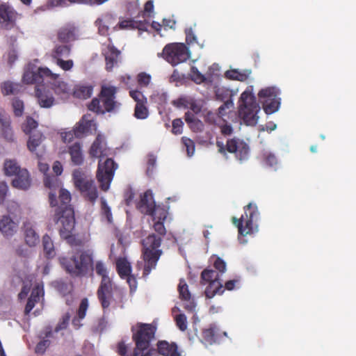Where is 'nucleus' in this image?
Returning a JSON list of instances; mask_svg holds the SVG:
<instances>
[{
	"label": "nucleus",
	"instance_id": "1",
	"mask_svg": "<svg viewBox=\"0 0 356 356\" xmlns=\"http://www.w3.org/2000/svg\"><path fill=\"white\" fill-rule=\"evenodd\" d=\"M71 194L66 190L60 192V204L55 208L52 220L56 224H60L59 234L71 245H77L76 237L72 234L75 225L74 209L70 204Z\"/></svg>",
	"mask_w": 356,
	"mask_h": 356
},
{
	"label": "nucleus",
	"instance_id": "2",
	"mask_svg": "<svg viewBox=\"0 0 356 356\" xmlns=\"http://www.w3.org/2000/svg\"><path fill=\"white\" fill-rule=\"evenodd\" d=\"M89 153L92 157L99 158L97 179L100 184L101 189L106 191L109 188L118 165L112 159L108 158L102 162L103 157L106 155V148L104 138L102 135H97L90 147Z\"/></svg>",
	"mask_w": 356,
	"mask_h": 356
},
{
	"label": "nucleus",
	"instance_id": "3",
	"mask_svg": "<svg viewBox=\"0 0 356 356\" xmlns=\"http://www.w3.org/2000/svg\"><path fill=\"white\" fill-rule=\"evenodd\" d=\"M117 91L118 88L115 86H102L99 98H93L88 108L97 114L115 111L121 106V104L115 100Z\"/></svg>",
	"mask_w": 356,
	"mask_h": 356
},
{
	"label": "nucleus",
	"instance_id": "4",
	"mask_svg": "<svg viewBox=\"0 0 356 356\" xmlns=\"http://www.w3.org/2000/svg\"><path fill=\"white\" fill-rule=\"evenodd\" d=\"M238 115L243 122L248 126L257 124L259 117L257 113L260 107L256 97L252 93V87H248L242 92L238 100Z\"/></svg>",
	"mask_w": 356,
	"mask_h": 356
},
{
	"label": "nucleus",
	"instance_id": "5",
	"mask_svg": "<svg viewBox=\"0 0 356 356\" xmlns=\"http://www.w3.org/2000/svg\"><path fill=\"white\" fill-rule=\"evenodd\" d=\"M154 12V1H147L144 6V10L137 17L138 19H128L119 22L117 24V29L121 30L126 29H138L139 31H145L152 32L156 30V22L150 19Z\"/></svg>",
	"mask_w": 356,
	"mask_h": 356
},
{
	"label": "nucleus",
	"instance_id": "6",
	"mask_svg": "<svg viewBox=\"0 0 356 356\" xmlns=\"http://www.w3.org/2000/svg\"><path fill=\"white\" fill-rule=\"evenodd\" d=\"M62 266L70 274L75 276H84L93 270V259L92 254L82 251L79 255L70 258L60 259Z\"/></svg>",
	"mask_w": 356,
	"mask_h": 356
},
{
	"label": "nucleus",
	"instance_id": "7",
	"mask_svg": "<svg viewBox=\"0 0 356 356\" xmlns=\"http://www.w3.org/2000/svg\"><path fill=\"white\" fill-rule=\"evenodd\" d=\"M243 209L244 215L240 218L233 217L232 221L238 228V235L245 236L258 231L257 222L259 218V212L257 206L253 203H249Z\"/></svg>",
	"mask_w": 356,
	"mask_h": 356
},
{
	"label": "nucleus",
	"instance_id": "8",
	"mask_svg": "<svg viewBox=\"0 0 356 356\" xmlns=\"http://www.w3.org/2000/svg\"><path fill=\"white\" fill-rule=\"evenodd\" d=\"M97 296L104 310L108 309L110 306L113 309L124 307L125 296L120 289L113 286V282L99 284Z\"/></svg>",
	"mask_w": 356,
	"mask_h": 356
},
{
	"label": "nucleus",
	"instance_id": "9",
	"mask_svg": "<svg viewBox=\"0 0 356 356\" xmlns=\"http://www.w3.org/2000/svg\"><path fill=\"white\" fill-rule=\"evenodd\" d=\"M72 179L74 186L81 195L91 203H95L98 197V191L95 181L91 178H88L81 169L73 171Z\"/></svg>",
	"mask_w": 356,
	"mask_h": 356
},
{
	"label": "nucleus",
	"instance_id": "10",
	"mask_svg": "<svg viewBox=\"0 0 356 356\" xmlns=\"http://www.w3.org/2000/svg\"><path fill=\"white\" fill-rule=\"evenodd\" d=\"M53 170L56 176L46 175L44 179V185L50 190L49 193V202L51 207H57L60 204V192L64 188H61V181L58 175L63 172V166L60 162L56 161L53 165Z\"/></svg>",
	"mask_w": 356,
	"mask_h": 356
},
{
	"label": "nucleus",
	"instance_id": "11",
	"mask_svg": "<svg viewBox=\"0 0 356 356\" xmlns=\"http://www.w3.org/2000/svg\"><path fill=\"white\" fill-rule=\"evenodd\" d=\"M202 285L208 284L204 293L207 298H212L216 295H221L224 292L223 285L219 281V273L210 268H205L200 276Z\"/></svg>",
	"mask_w": 356,
	"mask_h": 356
},
{
	"label": "nucleus",
	"instance_id": "12",
	"mask_svg": "<svg viewBox=\"0 0 356 356\" xmlns=\"http://www.w3.org/2000/svg\"><path fill=\"white\" fill-rule=\"evenodd\" d=\"M162 56L171 65H177L190 58V51L183 43H172L164 47Z\"/></svg>",
	"mask_w": 356,
	"mask_h": 356
},
{
	"label": "nucleus",
	"instance_id": "13",
	"mask_svg": "<svg viewBox=\"0 0 356 356\" xmlns=\"http://www.w3.org/2000/svg\"><path fill=\"white\" fill-rule=\"evenodd\" d=\"M280 94V91L276 87H267L259 92V99L262 103L263 108L266 114L274 113L279 109L281 103Z\"/></svg>",
	"mask_w": 356,
	"mask_h": 356
},
{
	"label": "nucleus",
	"instance_id": "14",
	"mask_svg": "<svg viewBox=\"0 0 356 356\" xmlns=\"http://www.w3.org/2000/svg\"><path fill=\"white\" fill-rule=\"evenodd\" d=\"M142 256L144 261L143 275H147L156 266V235L149 234L142 241Z\"/></svg>",
	"mask_w": 356,
	"mask_h": 356
},
{
	"label": "nucleus",
	"instance_id": "15",
	"mask_svg": "<svg viewBox=\"0 0 356 356\" xmlns=\"http://www.w3.org/2000/svg\"><path fill=\"white\" fill-rule=\"evenodd\" d=\"M58 78V74L53 73L47 67H39L36 72L27 70L24 72L22 80L26 84L41 83L44 79L55 81Z\"/></svg>",
	"mask_w": 356,
	"mask_h": 356
},
{
	"label": "nucleus",
	"instance_id": "16",
	"mask_svg": "<svg viewBox=\"0 0 356 356\" xmlns=\"http://www.w3.org/2000/svg\"><path fill=\"white\" fill-rule=\"evenodd\" d=\"M138 211L145 215L149 216L152 219V227L156 229V202L154 201V194L151 190L146 191L140 195V199L136 204Z\"/></svg>",
	"mask_w": 356,
	"mask_h": 356
},
{
	"label": "nucleus",
	"instance_id": "17",
	"mask_svg": "<svg viewBox=\"0 0 356 356\" xmlns=\"http://www.w3.org/2000/svg\"><path fill=\"white\" fill-rule=\"evenodd\" d=\"M18 13L8 3H0V28L11 30L16 26Z\"/></svg>",
	"mask_w": 356,
	"mask_h": 356
},
{
	"label": "nucleus",
	"instance_id": "18",
	"mask_svg": "<svg viewBox=\"0 0 356 356\" xmlns=\"http://www.w3.org/2000/svg\"><path fill=\"white\" fill-rule=\"evenodd\" d=\"M116 18L112 14L106 13L95 21V25L98 28V32L102 35H108L109 28L112 27L115 31L118 30Z\"/></svg>",
	"mask_w": 356,
	"mask_h": 356
},
{
	"label": "nucleus",
	"instance_id": "19",
	"mask_svg": "<svg viewBox=\"0 0 356 356\" xmlns=\"http://www.w3.org/2000/svg\"><path fill=\"white\" fill-rule=\"evenodd\" d=\"M67 152L70 156V161L73 165L81 166L84 163L83 145L80 142H75L67 146Z\"/></svg>",
	"mask_w": 356,
	"mask_h": 356
},
{
	"label": "nucleus",
	"instance_id": "20",
	"mask_svg": "<svg viewBox=\"0 0 356 356\" xmlns=\"http://www.w3.org/2000/svg\"><path fill=\"white\" fill-rule=\"evenodd\" d=\"M31 182L30 173L27 169L22 168L19 173L15 175L11 184L15 188L26 191L31 187Z\"/></svg>",
	"mask_w": 356,
	"mask_h": 356
},
{
	"label": "nucleus",
	"instance_id": "21",
	"mask_svg": "<svg viewBox=\"0 0 356 356\" xmlns=\"http://www.w3.org/2000/svg\"><path fill=\"white\" fill-rule=\"evenodd\" d=\"M177 289L179 294V298L181 300L187 302L184 308L188 312H193L195 309L196 304L194 300L192 299L191 293L188 289V286L184 279H181L179 280Z\"/></svg>",
	"mask_w": 356,
	"mask_h": 356
},
{
	"label": "nucleus",
	"instance_id": "22",
	"mask_svg": "<svg viewBox=\"0 0 356 356\" xmlns=\"http://www.w3.org/2000/svg\"><path fill=\"white\" fill-rule=\"evenodd\" d=\"M89 117L90 115H83L74 127L73 129L76 133L77 138L83 137L84 135L91 132L93 129H95V123L94 120L89 119Z\"/></svg>",
	"mask_w": 356,
	"mask_h": 356
},
{
	"label": "nucleus",
	"instance_id": "23",
	"mask_svg": "<svg viewBox=\"0 0 356 356\" xmlns=\"http://www.w3.org/2000/svg\"><path fill=\"white\" fill-rule=\"evenodd\" d=\"M17 227L18 224L9 216L4 215L0 218V231L4 236L7 238L13 236L17 232Z\"/></svg>",
	"mask_w": 356,
	"mask_h": 356
},
{
	"label": "nucleus",
	"instance_id": "24",
	"mask_svg": "<svg viewBox=\"0 0 356 356\" xmlns=\"http://www.w3.org/2000/svg\"><path fill=\"white\" fill-rule=\"evenodd\" d=\"M58 40L63 43H68L77 39V29L72 24H67L58 31Z\"/></svg>",
	"mask_w": 356,
	"mask_h": 356
},
{
	"label": "nucleus",
	"instance_id": "25",
	"mask_svg": "<svg viewBox=\"0 0 356 356\" xmlns=\"http://www.w3.org/2000/svg\"><path fill=\"white\" fill-rule=\"evenodd\" d=\"M157 353L163 356H181L176 343L166 341H157Z\"/></svg>",
	"mask_w": 356,
	"mask_h": 356
},
{
	"label": "nucleus",
	"instance_id": "26",
	"mask_svg": "<svg viewBox=\"0 0 356 356\" xmlns=\"http://www.w3.org/2000/svg\"><path fill=\"white\" fill-rule=\"evenodd\" d=\"M168 209L169 207L157 205V235L164 236L166 234L163 222L168 219L171 220L170 218H168Z\"/></svg>",
	"mask_w": 356,
	"mask_h": 356
},
{
	"label": "nucleus",
	"instance_id": "27",
	"mask_svg": "<svg viewBox=\"0 0 356 356\" xmlns=\"http://www.w3.org/2000/svg\"><path fill=\"white\" fill-rule=\"evenodd\" d=\"M45 139L44 135L40 131L33 132L27 141V148L32 153H35L38 157L40 156L37 149L42 146L43 140Z\"/></svg>",
	"mask_w": 356,
	"mask_h": 356
},
{
	"label": "nucleus",
	"instance_id": "28",
	"mask_svg": "<svg viewBox=\"0 0 356 356\" xmlns=\"http://www.w3.org/2000/svg\"><path fill=\"white\" fill-rule=\"evenodd\" d=\"M0 124L2 127V135L8 142L14 140V134L10 127V117L5 113H0Z\"/></svg>",
	"mask_w": 356,
	"mask_h": 356
},
{
	"label": "nucleus",
	"instance_id": "29",
	"mask_svg": "<svg viewBox=\"0 0 356 356\" xmlns=\"http://www.w3.org/2000/svg\"><path fill=\"white\" fill-rule=\"evenodd\" d=\"M116 271L121 279H125L132 271L131 263L126 257H118L115 261Z\"/></svg>",
	"mask_w": 356,
	"mask_h": 356
},
{
	"label": "nucleus",
	"instance_id": "30",
	"mask_svg": "<svg viewBox=\"0 0 356 356\" xmlns=\"http://www.w3.org/2000/svg\"><path fill=\"white\" fill-rule=\"evenodd\" d=\"M35 93L38 104L41 107L49 108L54 104V98L49 91L43 90L37 87Z\"/></svg>",
	"mask_w": 356,
	"mask_h": 356
},
{
	"label": "nucleus",
	"instance_id": "31",
	"mask_svg": "<svg viewBox=\"0 0 356 356\" xmlns=\"http://www.w3.org/2000/svg\"><path fill=\"white\" fill-rule=\"evenodd\" d=\"M120 56V51L113 46H109L108 52L105 56L106 69L107 71H111L115 65L118 62Z\"/></svg>",
	"mask_w": 356,
	"mask_h": 356
},
{
	"label": "nucleus",
	"instance_id": "32",
	"mask_svg": "<svg viewBox=\"0 0 356 356\" xmlns=\"http://www.w3.org/2000/svg\"><path fill=\"white\" fill-rule=\"evenodd\" d=\"M24 228L26 243L30 247L35 246L39 242V236L33 228L32 225L30 222H25Z\"/></svg>",
	"mask_w": 356,
	"mask_h": 356
},
{
	"label": "nucleus",
	"instance_id": "33",
	"mask_svg": "<svg viewBox=\"0 0 356 356\" xmlns=\"http://www.w3.org/2000/svg\"><path fill=\"white\" fill-rule=\"evenodd\" d=\"M184 119L189 128L193 132L202 131L204 129V124L191 111H187L185 113Z\"/></svg>",
	"mask_w": 356,
	"mask_h": 356
},
{
	"label": "nucleus",
	"instance_id": "34",
	"mask_svg": "<svg viewBox=\"0 0 356 356\" xmlns=\"http://www.w3.org/2000/svg\"><path fill=\"white\" fill-rule=\"evenodd\" d=\"M241 141L236 138L229 139L227 141L226 149L222 142L217 141L216 146L218 148V152L221 154H225V150L229 153H236Z\"/></svg>",
	"mask_w": 356,
	"mask_h": 356
},
{
	"label": "nucleus",
	"instance_id": "35",
	"mask_svg": "<svg viewBox=\"0 0 356 356\" xmlns=\"http://www.w3.org/2000/svg\"><path fill=\"white\" fill-rule=\"evenodd\" d=\"M93 87L90 85L78 84L76 85L74 91V97L79 99H88L91 97Z\"/></svg>",
	"mask_w": 356,
	"mask_h": 356
},
{
	"label": "nucleus",
	"instance_id": "36",
	"mask_svg": "<svg viewBox=\"0 0 356 356\" xmlns=\"http://www.w3.org/2000/svg\"><path fill=\"white\" fill-rule=\"evenodd\" d=\"M71 53V46L67 44L56 45L51 52V57L55 61L67 58Z\"/></svg>",
	"mask_w": 356,
	"mask_h": 356
},
{
	"label": "nucleus",
	"instance_id": "37",
	"mask_svg": "<svg viewBox=\"0 0 356 356\" xmlns=\"http://www.w3.org/2000/svg\"><path fill=\"white\" fill-rule=\"evenodd\" d=\"M23 86L17 83L9 81H5L1 85V92L4 95H16L22 90Z\"/></svg>",
	"mask_w": 356,
	"mask_h": 356
},
{
	"label": "nucleus",
	"instance_id": "38",
	"mask_svg": "<svg viewBox=\"0 0 356 356\" xmlns=\"http://www.w3.org/2000/svg\"><path fill=\"white\" fill-rule=\"evenodd\" d=\"M22 169L15 159H7L3 164L4 173L7 176H15Z\"/></svg>",
	"mask_w": 356,
	"mask_h": 356
},
{
	"label": "nucleus",
	"instance_id": "39",
	"mask_svg": "<svg viewBox=\"0 0 356 356\" xmlns=\"http://www.w3.org/2000/svg\"><path fill=\"white\" fill-rule=\"evenodd\" d=\"M202 337L205 343L213 344L217 340V327L214 325H211L209 328L204 329L202 333Z\"/></svg>",
	"mask_w": 356,
	"mask_h": 356
},
{
	"label": "nucleus",
	"instance_id": "40",
	"mask_svg": "<svg viewBox=\"0 0 356 356\" xmlns=\"http://www.w3.org/2000/svg\"><path fill=\"white\" fill-rule=\"evenodd\" d=\"M42 246L45 257L47 259H52L56 255V251L53 241L48 234H45L42 237Z\"/></svg>",
	"mask_w": 356,
	"mask_h": 356
},
{
	"label": "nucleus",
	"instance_id": "41",
	"mask_svg": "<svg viewBox=\"0 0 356 356\" xmlns=\"http://www.w3.org/2000/svg\"><path fill=\"white\" fill-rule=\"evenodd\" d=\"M95 270L96 273L102 277L100 284L112 282L111 279L108 275L107 268L102 261H98L96 262Z\"/></svg>",
	"mask_w": 356,
	"mask_h": 356
},
{
	"label": "nucleus",
	"instance_id": "42",
	"mask_svg": "<svg viewBox=\"0 0 356 356\" xmlns=\"http://www.w3.org/2000/svg\"><path fill=\"white\" fill-rule=\"evenodd\" d=\"M149 114L147 108V102L138 103L136 104L134 109V116L137 119L143 120L147 118Z\"/></svg>",
	"mask_w": 356,
	"mask_h": 356
},
{
	"label": "nucleus",
	"instance_id": "43",
	"mask_svg": "<svg viewBox=\"0 0 356 356\" xmlns=\"http://www.w3.org/2000/svg\"><path fill=\"white\" fill-rule=\"evenodd\" d=\"M225 76L229 79L240 81H245L248 78V74L245 72H241L238 70H228L225 72Z\"/></svg>",
	"mask_w": 356,
	"mask_h": 356
},
{
	"label": "nucleus",
	"instance_id": "44",
	"mask_svg": "<svg viewBox=\"0 0 356 356\" xmlns=\"http://www.w3.org/2000/svg\"><path fill=\"white\" fill-rule=\"evenodd\" d=\"M38 122L31 117H27L26 121L22 125V129L26 134H31L32 131L36 129Z\"/></svg>",
	"mask_w": 356,
	"mask_h": 356
},
{
	"label": "nucleus",
	"instance_id": "45",
	"mask_svg": "<svg viewBox=\"0 0 356 356\" xmlns=\"http://www.w3.org/2000/svg\"><path fill=\"white\" fill-rule=\"evenodd\" d=\"M235 154L240 161L246 159L249 154V146L243 141H241Z\"/></svg>",
	"mask_w": 356,
	"mask_h": 356
},
{
	"label": "nucleus",
	"instance_id": "46",
	"mask_svg": "<svg viewBox=\"0 0 356 356\" xmlns=\"http://www.w3.org/2000/svg\"><path fill=\"white\" fill-rule=\"evenodd\" d=\"M12 107L14 114L17 117H20L24 113V102L18 98H15L12 102Z\"/></svg>",
	"mask_w": 356,
	"mask_h": 356
},
{
	"label": "nucleus",
	"instance_id": "47",
	"mask_svg": "<svg viewBox=\"0 0 356 356\" xmlns=\"http://www.w3.org/2000/svg\"><path fill=\"white\" fill-rule=\"evenodd\" d=\"M175 321L177 327L182 332L187 330V318L185 314H179L175 317Z\"/></svg>",
	"mask_w": 356,
	"mask_h": 356
},
{
	"label": "nucleus",
	"instance_id": "48",
	"mask_svg": "<svg viewBox=\"0 0 356 356\" xmlns=\"http://www.w3.org/2000/svg\"><path fill=\"white\" fill-rule=\"evenodd\" d=\"M181 141L186 147V150L187 152V155L188 156H191L193 155L195 149V143L193 140L187 138V137H182Z\"/></svg>",
	"mask_w": 356,
	"mask_h": 356
},
{
	"label": "nucleus",
	"instance_id": "49",
	"mask_svg": "<svg viewBox=\"0 0 356 356\" xmlns=\"http://www.w3.org/2000/svg\"><path fill=\"white\" fill-rule=\"evenodd\" d=\"M190 76L191 80H193L196 83H201L205 80L204 76L201 74L197 68L195 66H193L191 69Z\"/></svg>",
	"mask_w": 356,
	"mask_h": 356
},
{
	"label": "nucleus",
	"instance_id": "50",
	"mask_svg": "<svg viewBox=\"0 0 356 356\" xmlns=\"http://www.w3.org/2000/svg\"><path fill=\"white\" fill-rule=\"evenodd\" d=\"M70 314L69 312L65 313L60 320L59 323L55 327V332H58L62 330H65L67 328L69 321L70 320Z\"/></svg>",
	"mask_w": 356,
	"mask_h": 356
},
{
	"label": "nucleus",
	"instance_id": "51",
	"mask_svg": "<svg viewBox=\"0 0 356 356\" xmlns=\"http://www.w3.org/2000/svg\"><path fill=\"white\" fill-rule=\"evenodd\" d=\"M156 157L153 154L148 156L146 173L149 177H153L155 170Z\"/></svg>",
	"mask_w": 356,
	"mask_h": 356
},
{
	"label": "nucleus",
	"instance_id": "52",
	"mask_svg": "<svg viewBox=\"0 0 356 356\" xmlns=\"http://www.w3.org/2000/svg\"><path fill=\"white\" fill-rule=\"evenodd\" d=\"M151 81V76L145 72H140L137 76V82L140 87H146Z\"/></svg>",
	"mask_w": 356,
	"mask_h": 356
},
{
	"label": "nucleus",
	"instance_id": "53",
	"mask_svg": "<svg viewBox=\"0 0 356 356\" xmlns=\"http://www.w3.org/2000/svg\"><path fill=\"white\" fill-rule=\"evenodd\" d=\"M88 308V300L87 298H83L81 300V303L79 305L77 315L79 318H84L86 315V312Z\"/></svg>",
	"mask_w": 356,
	"mask_h": 356
},
{
	"label": "nucleus",
	"instance_id": "54",
	"mask_svg": "<svg viewBox=\"0 0 356 356\" xmlns=\"http://www.w3.org/2000/svg\"><path fill=\"white\" fill-rule=\"evenodd\" d=\"M129 95L138 103L147 102L146 97L143 95V92L138 90H131L129 91Z\"/></svg>",
	"mask_w": 356,
	"mask_h": 356
},
{
	"label": "nucleus",
	"instance_id": "55",
	"mask_svg": "<svg viewBox=\"0 0 356 356\" xmlns=\"http://www.w3.org/2000/svg\"><path fill=\"white\" fill-rule=\"evenodd\" d=\"M192 98L189 97H180L173 102V104L178 108H188L189 105L192 101Z\"/></svg>",
	"mask_w": 356,
	"mask_h": 356
},
{
	"label": "nucleus",
	"instance_id": "56",
	"mask_svg": "<svg viewBox=\"0 0 356 356\" xmlns=\"http://www.w3.org/2000/svg\"><path fill=\"white\" fill-rule=\"evenodd\" d=\"M162 26H163L165 29L166 28L174 29L175 26V21L171 19H163L162 25L157 23V34L160 35L161 36H162L161 33Z\"/></svg>",
	"mask_w": 356,
	"mask_h": 356
},
{
	"label": "nucleus",
	"instance_id": "57",
	"mask_svg": "<svg viewBox=\"0 0 356 356\" xmlns=\"http://www.w3.org/2000/svg\"><path fill=\"white\" fill-rule=\"evenodd\" d=\"M55 63L64 71H69L74 66V62L70 59L67 60H64L63 58L58 59V60L55 61Z\"/></svg>",
	"mask_w": 356,
	"mask_h": 356
},
{
	"label": "nucleus",
	"instance_id": "58",
	"mask_svg": "<svg viewBox=\"0 0 356 356\" xmlns=\"http://www.w3.org/2000/svg\"><path fill=\"white\" fill-rule=\"evenodd\" d=\"M60 136L63 143H70L73 140L74 138H76V133L73 129L72 130L68 131L62 132Z\"/></svg>",
	"mask_w": 356,
	"mask_h": 356
},
{
	"label": "nucleus",
	"instance_id": "59",
	"mask_svg": "<svg viewBox=\"0 0 356 356\" xmlns=\"http://www.w3.org/2000/svg\"><path fill=\"white\" fill-rule=\"evenodd\" d=\"M184 122L181 118L175 119L172 121V132L174 134H181L183 130Z\"/></svg>",
	"mask_w": 356,
	"mask_h": 356
},
{
	"label": "nucleus",
	"instance_id": "60",
	"mask_svg": "<svg viewBox=\"0 0 356 356\" xmlns=\"http://www.w3.org/2000/svg\"><path fill=\"white\" fill-rule=\"evenodd\" d=\"M263 158L265 164L270 167H273L277 163V159L276 156L271 153L264 154Z\"/></svg>",
	"mask_w": 356,
	"mask_h": 356
},
{
	"label": "nucleus",
	"instance_id": "61",
	"mask_svg": "<svg viewBox=\"0 0 356 356\" xmlns=\"http://www.w3.org/2000/svg\"><path fill=\"white\" fill-rule=\"evenodd\" d=\"M213 267L220 273L226 271V263L220 257H216L213 263Z\"/></svg>",
	"mask_w": 356,
	"mask_h": 356
},
{
	"label": "nucleus",
	"instance_id": "62",
	"mask_svg": "<svg viewBox=\"0 0 356 356\" xmlns=\"http://www.w3.org/2000/svg\"><path fill=\"white\" fill-rule=\"evenodd\" d=\"M50 341L48 339H44L40 341L35 347V353L39 354H42L45 352L46 348L49 346Z\"/></svg>",
	"mask_w": 356,
	"mask_h": 356
},
{
	"label": "nucleus",
	"instance_id": "63",
	"mask_svg": "<svg viewBox=\"0 0 356 356\" xmlns=\"http://www.w3.org/2000/svg\"><path fill=\"white\" fill-rule=\"evenodd\" d=\"M8 191V187L5 182L0 183V205L3 204Z\"/></svg>",
	"mask_w": 356,
	"mask_h": 356
},
{
	"label": "nucleus",
	"instance_id": "64",
	"mask_svg": "<svg viewBox=\"0 0 356 356\" xmlns=\"http://www.w3.org/2000/svg\"><path fill=\"white\" fill-rule=\"evenodd\" d=\"M125 280H127V282L130 287L131 291H135L137 287V280L136 277L132 273H130L129 275L125 277Z\"/></svg>",
	"mask_w": 356,
	"mask_h": 356
}]
</instances>
